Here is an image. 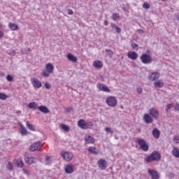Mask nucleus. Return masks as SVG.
<instances>
[{"mask_svg":"<svg viewBox=\"0 0 179 179\" xmlns=\"http://www.w3.org/2000/svg\"><path fill=\"white\" fill-rule=\"evenodd\" d=\"M105 131L106 132H107L108 134H114V131L111 129V128L110 127H106L105 128Z\"/></svg>","mask_w":179,"mask_h":179,"instance_id":"obj_39","label":"nucleus"},{"mask_svg":"<svg viewBox=\"0 0 179 179\" xmlns=\"http://www.w3.org/2000/svg\"><path fill=\"white\" fill-rule=\"evenodd\" d=\"M131 47H132V49L133 50H138V43H132L131 44Z\"/></svg>","mask_w":179,"mask_h":179,"instance_id":"obj_43","label":"nucleus"},{"mask_svg":"<svg viewBox=\"0 0 179 179\" xmlns=\"http://www.w3.org/2000/svg\"><path fill=\"white\" fill-rule=\"evenodd\" d=\"M50 73H48V71H42V76H43L44 78H48L50 76Z\"/></svg>","mask_w":179,"mask_h":179,"instance_id":"obj_36","label":"nucleus"},{"mask_svg":"<svg viewBox=\"0 0 179 179\" xmlns=\"http://www.w3.org/2000/svg\"><path fill=\"white\" fill-rule=\"evenodd\" d=\"M78 126L81 128V129H87L86 121H85L83 119L78 121Z\"/></svg>","mask_w":179,"mask_h":179,"instance_id":"obj_15","label":"nucleus"},{"mask_svg":"<svg viewBox=\"0 0 179 179\" xmlns=\"http://www.w3.org/2000/svg\"><path fill=\"white\" fill-rule=\"evenodd\" d=\"M136 143L140 146V149L143 152H148V150H149V145L145 139L138 138L136 139Z\"/></svg>","mask_w":179,"mask_h":179,"instance_id":"obj_2","label":"nucleus"},{"mask_svg":"<svg viewBox=\"0 0 179 179\" xmlns=\"http://www.w3.org/2000/svg\"><path fill=\"white\" fill-rule=\"evenodd\" d=\"M85 143H94V138L92 137V136H85Z\"/></svg>","mask_w":179,"mask_h":179,"instance_id":"obj_21","label":"nucleus"},{"mask_svg":"<svg viewBox=\"0 0 179 179\" xmlns=\"http://www.w3.org/2000/svg\"><path fill=\"white\" fill-rule=\"evenodd\" d=\"M144 121L146 122V124H152L153 122V119L150 115L145 114L144 115Z\"/></svg>","mask_w":179,"mask_h":179,"instance_id":"obj_20","label":"nucleus"},{"mask_svg":"<svg viewBox=\"0 0 179 179\" xmlns=\"http://www.w3.org/2000/svg\"><path fill=\"white\" fill-rule=\"evenodd\" d=\"M44 87L45 89L50 90V89H51V85L50 83H45L44 84Z\"/></svg>","mask_w":179,"mask_h":179,"instance_id":"obj_45","label":"nucleus"},{"mask_svg":"<svg viewBox=\"0 0 179 179\" xmlns=\"http://www.w3.org/2000/svg\"><path fill=\"white\" fill-rule=\"evenodd\" d=\"M140 59H141V62L145 64H152V62H153V59L152 58V56H150V55H148L146 53H143L141 56Z\"/></svg>","mask_w":179,"mask_h":179,"instance_id":"obj_3","label":"nucleus"},{"mask_svg":"<svg viewBox=\"0 0 179 179\" xmlns=\"http://www.w3.org/2000/svg\"><path fill=\"white\" fill-rule=\"evenodd\" d=\"M152 136L155 139H159L160 138V131L157 129H154L152 131Z\"/></svg>","mask_w":179,"mask_h":179,"instance_id":"obj_26","label":"nucleus"},{"mask_svg":"<svg viewBox=\"0 0 179 179\" xmlns=\"http://www.w3.org/2000/svg\"><path fill=\"white\" fill-rule=\"evenodd\" d=\"M162 1H167V0H162Z\"/></svg>","mask_w":179,"mask_h":179,"instance_id":"obj_58","label":"nucleus"},{"mask_svg":"<svg viewBox=\"0 0 179 179\" xmlns=\"http://www.w3.org/2000/svg\"><path fill=\"white\" fill-rule=\"evenodd\" d=\"M175 110L179 111V104L178 103H177L176 106H175Z\"/></svg>","mask_w":179,"mask_h":179,"instance_id":"obj_52","label":"nucleus"},{"mask_svg":"<svg viewBox=\"0 0 179 179\" xmlns=\"http://www.w3.org/2000/svg\"><path fill=\"white\" fill-rule=\"evenodd\" d=\"M8 99V96L3 93H0V100H6Z\"/></svg>","mask_w":179,"mask_h":179,"instance_id":"obj_35","label":"nucleus"},{"mask_svg":"<svg viewBox=\"0 0 179 179\" xmlns=\"http://www.w3.org/2000/svg\"><path fill=\"white\" fill-rule=\"evenodd\" d=\"M112 19L115 22V20H118L120 19V15L118 13H113L112 15Z\"/></svg>","mask_w":179,"mask_h":179,"instance_id":"obj_33","label":"nucleus"},{"mask_svg":"<svg viewBox=\"0 0 179 179\" xmlns=\"http://www.w3.org/2000/svg\"><path fill=\"white\" fill-rule=\"evenodd\" d=\"M172 155L175 157H177L178 159L179 158V149H178V148H177L176 146L173 147Z\"/></svg>","mask_w":179,"mask_h":179,"instance_id":"obj_23","label":"nucleus"},{"mask_svg":"<svg viewBox=\"0 0 179 179\" xmlns=\"http://www.w3.org/2000/svg\"><path fill=\"white\" fill-rule=\"evenodd\" d=\"M143 8H144V9H149L150 8V6H149V3H144L143 4Z\"/></svg>","mask_w":179,"mask_h":179,"instance_id":"obj_44","label":"nucleus"},{"mask_svg":"<svg viewBox=\"0 0 179 179\" xmlns=\"http://www.w3.org/2000/svg\"><path fill=\"white\" fill-rule=\"evenodd\" d=\"M115 30H116V31L118 33V34H120V33H121V28H120V27H117Z\"/></svg>","mask_w":179,"mask_h":179,"instance_id":"obj_51","label":"nucleus"},{"mask_svg":"<svg viewBox=\"0 0 179 179\" xmlns=\"http://www.w3.org/2000/svg\"><path fill=\"white\" fill-rule=\"evenodd\" d=\"M148 173L151 176L152 179H159V173L157 171L148 169Z\"/></svg>","mask_w":179,"mask_h":179,"instance_id":"obj_14","label":"nucleus"},{"mask_svg":"<svg viewBox=\"0 0 179 179\" xmlns=\"http://www.w3.org/2000/svg\"><path fill=\"white\" fill-rule=\"evenodd\" d=\"M60 128L63 129V131H65L66 132H69L70 128L66 124H61Z\"/></svg>","mask_w":179,"mask_h":179,"instance_id":"obj_31","label":"nucleus"},{"mask_svg":"<svg viewBox=\"0 0 179 179\" xmlns=\"http://www.w3.org/2000/svg\"><path fill=\"white\" fill-rule=\"evenodd\" d=\"M40 145H41V142L40 141L33 143L32 145H30L29 150L31 152H36V150L38 149V147H40Z\"/></svg>","mask_w":179,"mask_h":179,"instance_id":"obj_12","label":"nucleus"},{"mask_svg":"<svg viewBox=\"0 0 179 179\" xmlns=\"http://www.w3.org/2000/svg\"><path fill=\"white\" fill-rule=\"evenodd\" d=\"M127 57L128 58H129V59L135 61L138 59V53H136V52H129L127 53Z\"/></svg>","mask_w":179,"mask_h":179,"instance_id":"obj_13","label":"nucleus"},{"mask_svg":"<svg viewBox=\"0 0 179 179\" xmlns=\"http://www.w3.org/2000/svg\"><path fill=\"white\" fill-rule=\"evenodd\" d=\"M164 83H163V80H159L155 82H154V86L155 87L162 89L163 87Z\"/></svg>","mask_w":179,"mask_h":179,"instance_id":"obj_17","label":"nucleus"},{"mask_svg":"<svg viewBox=\"0 0 179 179\" xmlns=\"http://www.w3.org/2000/svg\"><path fill=\"white\" fill-rule=\"evenodd\" d=\"M45 69L48 73H52L54 72V65L51 63H48L45 66Z\"/></svg>","mask_w":179,"mask_h":179,"instance_id":"obj_16","label":"nucleus"},{"mask_svg":"<svg viewBox=\"0 0 179 179\" xmlns=\"http://www.w3.org/2000/svg\"><path fill=\"white\" fill-rule=\"evenodd\" d=\"M24 162L27 164H33V163H34V157H29V153L25 152L24 153Z\"/></svg>","mask_w":179,"mask_h":179,"instance_id":"obj_7","label":"nucleus"},{"mask_svg":"<svg viewBox=\"0 0 179 179\" xmlns=\"http://www.w3.org/2000/svg\"><path fill=\"white\" fill-rule=\"evenodd\" d=\"M65 172L66 174H72L73 173V166L72 165H67L65 167Z\"/></svg>","mask_w":179,"mask_h":179,"instance_id":"obj_24","label":"nucleus"},{"mask_svg":"<svg viewBox=\"0 0 179 179\" xmlns=\"http://www.w3.org/2000/svg\"><path fill=\"white\" fill-rule=\"evenodd\" d=\"M67 12L69 15H73V11L71 9H68Z\"/></svg>","mask_w":179,"mask_h":179,"instance_id":"obj_50","label":"nucleus"},{"mask_svg":"<svg viewBox=\"0 0 179 179\" xmlns=\"http://www.w3.org/2000/svg\"><path fill=\"white\" fill-rule=\"evenodd\" d=\"M94 68H96V69H101V68H103V62H101V61L99 60H95L94 62Z\"/></svg>","mask_w":179,"mask_h":179,"instance_id":"obj_25","label":"nucleus"},{"mask_svg":"<svg viewBox=\"0 0 179 179\" xmlns=\"http://www.w3.org/2000/svg\"><path fill=\"white\" fill-rule=\"evenodd\" d=\"M104 25H105V26H108V21L105 20V21H104Z\"/></svg>","mask_w":179,"mask_h":179,"instance_id":"obj_53","label":"nucleus"},{"mask_svg":"<svg viewBox=\"0 0 179 179\" xmlns=\"http://www.w3.org/2000/svg\"><path fill=\"white\" fill-rule=\"evenodd\" d=\"M117 98H115V96H109L106 99V103L110 107H115V106H117Z\"/></svg>","mask_w":179,"mask_h":179,"instance_id":"obj_4","label":"nucleus"},{"mask_svg":"<svg viewBox=\"0 0 179 179\" xmlns=\"http://www.w3.org/2000/svg\"><path fill=\"white\" fill-rule=\"evenodd\" d=\"M97 164L101 168V170H106L107 169V162L104 159H99L97 162Z\"/></svg>","mask_w":179,"mask_h":179,"instance_id":"obj_10","label":"nucleus"},{"mask_svg":"<svg viewBox=\"0 0 179 179\" xmlns=\"http://www.w3.org/2000/svg\"><path fill=\"white\" fill-rule=\"evenodd\" d=\"M6 79L8 82H13V77L10 75H7Z\"/></svg>","mask_w":179,"mask_h":179,"instance_id":"obj_42","label":"nucleus"},{"mask_svg":"<svg viewBox=\"0 0 179 179\" xmlns=\"http://www.w3.org/2000/svg\"><path fill=\"white\" fill-rule=\"evenodd\" d=\"M171 107H173V106L171 105V103H169L167 105V108L166 109V111H169V110H171Z\"/></svg>","mask_w":179,"mask_h":179,"instance_id":"obj_48","label":"nucleus"},{"mask_svg":"<svg viewBox=\"0 0 179 179\" xmlns=\"http://www.w3.org/2000/svg\"><path fill=\"white\" fill-rule=\"evenodd\" d=\"M111 27L112 29H114L115 30L118 27V26H117L115 24L112 23L111 24Z\"/></svg>","mask_w":179,"mask_h":179,"instance_id":"obj_49","label":"nucleus"},{"mask_svg":"<svg viewBox=\"0 0 179 179\" xmlns=\"http://www.w3.org/2000/svg\"><path fill=\"white\" fill-rule=\"evenodd\" d=\"M1 37H3V32H2L1 31H0V38Z\"/></svg>","mask_w":179,"mask_h":179,"instance_id":"obj_54","label":"nucleus"},{"mask_svg":"<svg viewBox=\"0 0 179 179\" xmlns=\"http://www.w3.org/2000/svg\"><path fill=\"white\" fill-rule=\"evenodd\" d=\"M88 152L93 153V155H99V152L96 151V147H90L88 148Z\"/></svg>","mask_w":179,"mask_h":179,"instance_id":"obj_28","label":"nucleus"},{"mask_svg":"<svg viewBox=\"0 0 179 179\" xmlns=\"http://www.w3.org/2000/svg\"><path fill=\"white\" fill-rule=\"evenodd\" d=\"M19 124L21 128L20 132L21 135H22V136H24L27 134V129H26V127H24V126H23V124L19 123Z\"/></svg>","mask_w":179,"mask_h":179,"instance_id":"obj_22","label":"nucleus"},{"mask_svg":"<svg viewBox=\"0 0 179 179\" xmlns=\"http://www.w3.org/2000/svg\"><path fill=\"white\" fill-rule=\"evenodd\" d=\"M29 51H31V50L29 49Z\"/></svg>","mask_w":179,"mask_h":179,"instance_id":"obj_57","label":"nucleus"},{"mask_svg":"<svg viewBox=\"0 0 179 179\" xmlns=\"http://www.w3.org/2000/svg\"><path fill=\"white\" fill-rule=\"evenodd\" d=\"M66 57L71 62H76L78 61V57L71 53L68 54Z\"/></svg>","mask_w":179,"mask_h":179,"instance_id":"obj_18","label":"nucleus"},{"mask_svg":"<svg viewBox=\"0 0 179 179\" xmlns=\"http://www.w3.org/2000/svg\"><path fill=\"white\" fill-rule=\"evenodd\" d=\"M8 54L9 55H13L15 57V55H16V51L15 50H10Z\"/></svg>","mask_w":179,"mask_h":179,"instance_id":"obj_41","label":"nucleus"},{"mask_svg":"<svg viewBox=\"0 0 179 179\" xmlns=\"http://www.w3.org/2000/svg\"><path fill=\"white\" fill-rule=\"evenodd\" d=\"M139 33H143V30L139 29Z\"/></svg>","mask_w":179,"mask_h":179,"instance_id":"obj_55","label":"nucleus"},{"mask_svg":"<svg viewBox=\"0 0 179 179\" xmlns=\"http://www.w3.org/2000/svg\"><path fill=\"white\" fill-rule=\"evenodd\" d=\"M27 128H28L29 131H36V127H34V126H33L32 124H30L29 122H27Z\"/></svg>","mask_w":179,"mask_h":179,"instance_id":"obj_32","label":"nucleus"},{"mask_svg":"<svg viewBox=\"0 0 179 179\" xmlns=\"http://www.w3.org/2000/svg\"><path fill=\"white\" fill-rule=\"evenodd\" d=\"M16 164L17 167H23V166H24V164L23 163V160H22V159H17L16 161Z\"/></svg>","mask_w":179,"mask_h":179,"instance_id":"obj_29","label":"nucleus"},{"mask_svg":"<svg viewBox=\"0 0 179 179\" xmlns=\"http://www.w3.org/2000/svg\"><path fill=\"white\" fill-rule=\"evenodd\" d=\"M173 141L175 142V143H179V136L175 135L173 136Z\"/></svg>","mask_w":179,"mask_h":179,"instance_id":"obj_40","label":"nucleus"},{"mask_svg":"<svg viewBox=\"0 0 179 179\" xmlns=\"http://www.w3.org/2000/svg\"><path fill=\"white\" fill-rule=\"evenodd\" d=\"M87 129H89L90 127H93L94 124L92 122H86Z\"/></svg>","mask_w":179,"mask_h":179,"instance_id":"obj_46","label":"nucleus"},{"mask_svg":"<svg viewBox=\"0 0 179 179\" xmlns=\"http://www.w3.org/2000/svg\"><path fill=\"white\" fill-rule=\"evenodd\" d=\"M162 159V155L157 151H153L150 155L145 158L147 163H152V162H159Z\"/></svg>","mask_w":179,"mask_h":179,"instance_id":"obj_1","label":"nucleus"},{"mask_svg":"<svg viewBox=\"0 0 179 179\" xmlns=\"http://www.w3.org/2000/svg\"><path fill=\"white\" fill-rule=\"evenodd\" d=\"M45 164H51V157H46L45 159Z\"/></svg>","mask_w":179,"mask_h":179,"instance_id":"obj_37","label":"nucleus"},{"mask_svg":"<svg viewBox=\"0 0 179 179\" xmlns=\"http://www.w3.org/2000/svg\"><path fill=\"white\" fill-rule=\"evenodd\" d=\"M136 90H137V92H138L139 94H142V92H143L142 87H141L138 86V87H137Z\"/></svg>","mask_w":179,"mask_h":179,"instance_id":"obj_47","label":"nucleus"},{"mask_svg":"<svg viewBox=\"0 0 179 179\" xmlns=\"http://www.w3.org/2000/svg\"><path fill=\"white\" fill-rule=\"evenodd\" d=\"M6 169L12 171V170H13V165L12 164V163L8 162L6 165Z\"/></svg>","mask_w":179,"mask_h":179,"instance_id":"obj_34","label":"nucleus"},{"mask_svg":"<svg viewBox=\"0 0 179 179\" xmlns=\"http://www.w3.org/2000/svg\"><path fill=\"white\" fill-rule=\"evenodd\" d=\"M96 87L98 89H99V90H101V92H105L106 93H110V92H111V90H110V88H108V87H107L106 85L102 84V83H98L96 85Z\"/></svg>","mask_w":179,"mask_h":179,"instance_id":"obj_5","label":"nucleus"},{"mask_svg":"<svg viewBox=\"0 0 179 179\" xmlns=\"http://www.w3.org/2000/svg\"><path fill=\"white\" fill-rule=\"evenodd\" d=\"M31 82L34 87H36L37 89H40V87H41V86H42L41 82L36 78H32L31 79Z\"/></svg>","mask_w":179,"mask_h":179,"instance_id":"obj_6","label":"nucleus"},{"mask_svg":"<svg viewBox=\"0 0 179 179\" xmlns=\"http://www.w3.org/2000/svg\"><path fill=\"white\" fill-rule=\"evenodd\" d=\"M106 52H108L109 57H113V55H114V52H113L110 49H106Z\"/></svg>","mask_w":179,"mask_h":179,"instance_id":"obj_38","label":"nucleus"},{"mask_svg":"<svg viewBox=\"0 0 179 179\" xmlns=\"http://www.w3.org/2000/svg\"><path fill=\"white\" fill-rule=\"evenodd\" d=\"M160 78V73L158 72H152L149 76V80L152 82H155V80H157Z\"/></svg>","mask_w":179,"mask_h":179,"instance_id":"obj_11","label":"nucleus"},{"mask_svg":"<svg viewBox=\"0 0 179 179\" xmlns=\"http://www.w3.org/2000/svg\"><path fill=\"white\" fill-rule=\"evenodd\" d=\"M62 157L66 160V162H71L73 158V155L71 152H64L62 154Z\"/></svg>","mask_w":179,"mask_h":179,"instance_id":"obj_9","label":"nucleus"},{"mask_svg":"<svg viewBox=\"0 0 179 179\" xmlns=\"http://www.w3.org/2000/svg\"><path fill=\"white\" fill-rule=\"evenodd\" d=\"M9 27L13 31L17 30L18 29L17 24L12 22H10Z\"/></svg>","mask_w":179,"mask_h":179,"instance_id":"obj_27","label":"nucleus"},{"mask_svg":"<svg viewBox=\"0 0 179 179\" xmlns=\"http://www.w3.org/2000/svg\"><path fill=\"white\" fill-rule=\"evenodd\" d=\"M38 110L41 111V113H43V114H48V113H50V109H48L47 106H39Z\"/></svg>","mask_w":179,"mask_h":179,"instance_id":"obj_19","label":"nucleus"},{"mask_svg":"<svg viewBox=\"0 0 179 179\" xmlns=\"http://www.w3.org/2000/svg\"><path fill=\"white\" fill-rule=\"evenodd\" d=\"M149 114L151 115L153 118H155V120H157L159 118V110L156 108H151L149 110Z\"/></svg>","mask_w":179,"mask_h":179,"instance_id":"obj_8","label":"nucleus"},{"mask_svg":"<svg viewBox=\"0 0 179 179\" xmlns=\"http://www.w3.org/2000/svg\"><path fill=\"white\" fill-rule=\"evenodd\" d=\"M37 106H38V104H37V103L31 102L29 104V108H34V110H36V108H37Z\"/></svg>","mask_w":179,"mask_h":179,"instance_id":"obj_30","label":"nucleus"},{"mask_svg":"<svg viewBox=\"0 0 179 179\" xmlns=\"http://www.w3.org/2000/svg\"><path fill=\"white\" fill-rule=\"evenodd\" d=\"M176 20L179 22V16H176Z\"/></svg>","mask_w":179,"mask_h":179,"instance_id":"obj_56","label":"nucleus"}]
</instances>
